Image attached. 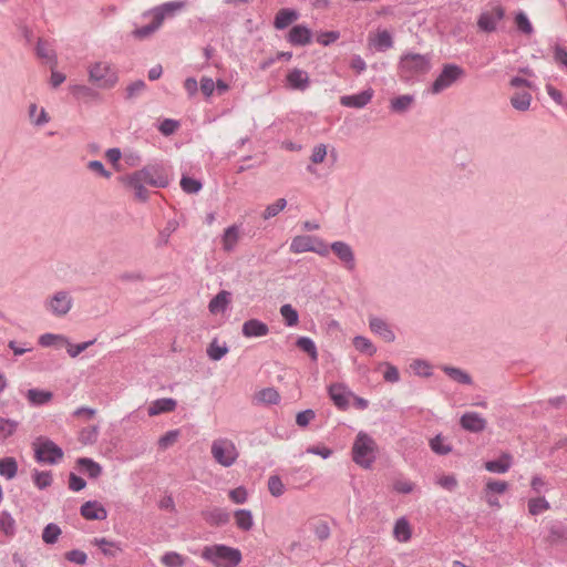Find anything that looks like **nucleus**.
I'll list each match as a JSON object with an SVG mask.
<instances>
[{
	"label": "nucleus",
	"instance_id": "nucleus-51",
	"mask_svg": "<svg viewBox=\"0 0 567 567\" xmlns=\"http://www.w3.org/2000/svg\"><path fill=\"white\" fill-rule=\"evenodd\" d=\"M287 205V202L285 198H279L277 199L274 204L267 206V208L265 209L264 214H262V217L265 219H269L271 217H275L276 215H278L281 210L285 209Z\"/></svg>",
	"mask_w": 567,
	"mask_h": 567
},
{
	"label": "nucleus",
	"instance_id": "nucleus-46",
	"mask_svg": "<svg viewBox=\"0 0 567 567\" xmlns=\"http://www.w3.org/2000/svg\"><path fill=\"white\" fill-rule=\"evenodd\" d=\"M268 489L269 493L275 497H279L285 493V485L278 475H271L269 477Z\"/></svg>",
	"mask_w": 567,
	"mask_h": 567
},
{
	"label": "nucleus",
	"instance_id": "nucleus-52",
	"mask_svg": "<svg viewBox=\"0 0 567 567\" xmlns=\"http://www.w3.org/2000/svg\"><path fill=\"white\" fill-rule=\"evenodd\" d=\"M99 427L97 425H92L86 429H83L80 433V441L84 444L95 443L97 440Z\"/></svg>",
	"mask_w": 567,
	"mask_h": 567
},
{
	"label": "nucleus",
	"instance_id": "nucleus-43",
	"mask_svg": "<svg viewBox=\"0 0 567 567\" xmlns=\"http://www.w3.org/2000/svg\"><path fill=\"white\" fill-rule=\"evenodd\" d=\"M280 315L282 316L285 322L289 327H293L299 321V315L297 310L289 303L281 306Z\"/></svg>",
	"mask_w": 567,
	"mask_h": 567
},
{
	"label": "nucleus",
	"instance_id": "nucleus-26",
	"mask_svg": "<svg viewBox=\"0 0 567 567\" xmlns=\"http://www.w3.org/2000/svg\"><path fill=\"white\" fill-rule=\"evenodd\" d=\"M311 32L305 25L293 27L288 34V41L293 45H305L310 42Z\"/></svg>",
	"mask_w": 567,
	"mask_h": 567
},
{
	"label": "nucleus",
	"instance_id": "nucleus-45",
	"mask_svg": "<svg viewBox=\"0 0 567 567\" xmlns=\"http://www.w3.org/2000/svg\"><path fill=\"white\" fill-rule=\"evenodd\" d=\"M161 560L166 567H182L185 564L184 557L175 551L166 553Z\"/></svg>",
	"mask_w": 567,
	"mask_h": 567
},
{
	"label": "nucleus",
	"instance_id": "nucleus-1",
	"mask_svg": "<svg viewBox=\"0 0 567 567\" xmlns=\"http://www.w3.org/2000/svg\"><path fill=\"white\" fill-rule=\"evenodd\" d=\"M123 184L134 190L135 197L138 200H146L148 192L145 185L152 187H165L168 185V177L163 168L157 165H147L140 171H136L122 178Z\"/></svg>",
	"mask_w": 567,
	"mask_h": 567
},
{
	"label": "nucleus",
	"instance_id": "nucleus-47",
	"mask_svg": "<svg viewBox=\"0 0 567 567\" xmlns=\"http://www.w3.org/2000/svg\"><path fill=\"white\" fill-rule=\"evenodd\" d=\"M444 371H445V372H446V373H447V374H449V375H450L454 381H456V382H458V383H462V384H470V383L472 382L471 377H470L466 372H464V371H462V370H460V369H457V368H450V367H445V368H444Z\"/></svg>",
	"mask_w": 567,
	"mask_h": 567
},
{
	"label": "nucleus",
	"instance_id": "nucleus-41",
	"mask_svg": "<svg viewBox=\"0 0 567 567\" xmlns=\"http://www.w3.org/2000/svg\"><path fill=\"white\" fill-rule=\"evenodd\" d=\"M256 399L260 403L277 404L280 400V395L274 388H266L256 394Z\"/></svg>",
	"mask_w": 567,
	"mask_h": 567
},
{
	"label": "nucleus",
	"instance_id": "nucleus-30",
	"mask_svg": "<svg viewBox=\"0 0 567 567\" xmlns=\"http://www.w3.org/2000/svg\"><path fill=\"white\" fill-rule=\"evenodd\" d=\"M52 398L53 393L51 391L30 389L27 392V399L32 405H43L50 402Z\"/></svg>",
	"mask_w": 567,
	"mask_h": 567
},
{
	"label": "nucleus",
	"instance_id": "nucleus-29",
	"mask_svg": "<svg viewBox=\"0 0 567 567\" xmlns=\"http://www.w3.org/2000/svg\"><path fill=\"white\" fill-rule=\"evenodd\" d=\"M18 474V462L12 456H4L0 458V476L12 480Z\"/></svg>",
	"mask_w": 567,
	"mask_h": 567
},
{
	"label": "nucleus",
	"instance_id": "nucleus-8",
	"mask_svg": "<svg viewBox=\"0 0 567 567\" xmlns=\"http://www.w3.org/2000/svg\"><path fill=\"white\" fill-rule=\"evenodd\" d=\"M34 446V458L39 463L58 464L64 456L63 450L49 439H39Z\"/></svg>",
	"mask_w": 567,
	"mask_h": 567
},
{
	"label": "nucleus",
	"instance_id": "nucleus-54",
	"mask_svg": "<svg viewBox=\"0 0 567 567\" xmlns=\"http://www.w3.org/2000/svg\"><path fill=\"white\" fill-rule=\"evenodd\" d=\"M412 96L401 95L391 101V107L395 112H403L412 104Z\"/></svg>",
	"mask_w": 567,
	"mask_h": 567
},
{
	"label": "nucleus",
	"instance_id": "nucleus-2",
	"mask_svg": "<svg viewBox=\"0 0 567 567\" xmlns=\"http://www.w3.org/2000/svg\"><path fill=\"white\" fill-rule=\"evenodd\" d=\"M202 557L215 567H236L241 561V553L226 545L205 546Z\"/></svg>",
	"mask_w": 567,
	"mask_h": 567
},
{
	"label": "nucleus",
	"instance_id": "nucleus-24",
	"mask_svg": "<svg viewBox=\"0 0 567 567\" xmlns=\"http://www.w3.org/2000/svg\"><path fill=\"white\" fill-rule=\"evenodd\" d=\"M231 300V293L226 290L218 292L208 305V309L213 315L223 313Z\"/></svg>",
	"mask_w": 567,
	"mask_h": 567
},
{
	"label": "nucleus",
	"instance_id": "nucleus-16",
	"mask_svg": "<svg viewBox=\"0 0 567 567\" xmlns=\"http://www.w3.org/2000/svg\"><path fill=\"white\" fill-rule=\"evenodd\" d=\"M80 513L89 520H104L107 517V511L97 501H87L82 504Z\"/></svg>",
	"mask_w": 567,
	"mask_h": 567
},
{
	"label": "nucleus",
	"instance_id": "nucleus-31",
	"mask_svg": "<svg viewBox=\"0 0 567 567\" xmlns=\"http://www.w3.org/2000/svg\"><path fill=\"white\" fill-rule=\"evenodd\" d=\"M234 517H235L236 526L239 529H241L244 532H248L252 528L254 518H252V514L249 509H237L234 513Z\"/></svg>",
	"mask_w": 567,
	"mask_h": 567
},
{
	"label": "nucleus",
	"instance_id": "nucleus-33",
	"mask_svg": "<svg viewBox=\"0 0 567 567\" xmlns=\"http://www.w3.org/2000/svg\"><path fill=\"white\" fill-rule=\"evenodd\" d=\"M297 19H298V13L296 11L290 10V9H281L276 14L274 24H275L276 29L281 30V29H285L286 27H288L290 23H292Z\"/></svg>",
	"mask_w": 567,
	"mask_h": 567
},
{
	"label": "nucleus",
	"instance_id": "nucleus-55",
	"mask_svg": "<svg viewBox=\"0 0 567 567\" xmlns=\"http://www.w3.org/2000/svg\"><path fill=\"white\" fill-rule=\"evenodd\" d=\"M181 187L184 192H186L188 194H195L200 190L202 184H200V182H198L194 178L184 176L181 179Z\"/></svg>",
	"mask_w": 567,
	"mask_h": 567
},
{
	"label": "nucleus",
	"instance_id": "nucleus-9",
	"mask_svg": "<svg viewBox=\"0 0 567 567\" xmlns=\"http://www.w3.org/2000/svg\"><path fill=\"white\" fill-rule=\"evenodd\" d=\"M290 251L293 254L312 251L320 256H327L329 254V248L324 241L318 237L301 235L292 238L290 244Z\"/></svg>",
	"mask_w": 567,
	"mask_h": 567
},
{
	"label": "nucleus",
	"instance_id": "nucleus-19",
	"mask_svg": "<svg viewBox=\"0 0 567 567\" xmlns=\"http://www.w3.org/2000/svg\"><path fill=\"white\" fill-rule=\"evenodd\" d=\"M373 96V90L368 89L359 94L344 95L340 97V103L347 107L361 109L365 106Z\"/></svg>",
	"mask_w": 567,
	"mask_h": 567
},
{
	"label": "nucleus",
	"instance_id": "nucleus-7",
	"mask_svg": "<svg viewBox=\"0 0 567 567\" xmlns=\"http://www.w3.org/2000/svg\"><path fill=\"white\" fill-rule=\"evenodd\" d=\"M509 85L515 89V92L511 96L512 106L520 112L527 111L532 103L529 90L534 89V85L529 81L518 76L513 78Z\"/></svg>",
	"mask_w": 567,
	"mask_h": 567
},
{
	"label": "nucleus",
	"instance_id": "nucleus-34",
	"mask_svg": "<svg viewBox=\"0 0 567 567\" xmlns=\"http://www.w3.org/2000/svg\"><path fill=\"white\" fill-rule=\"evenodd\" d=\"M511 467V456L503 454L502 457L485 463V468L492 473H506Z\"/></svg>",
	"mask_w": 567,
	"mask_h": 567
},
{
	"label": "nucleus",
	"instance_id": "nucleus-59",
	"mask_svg": "<svg viewBox=\"0 0 567 567\" xmlns=\"http://www.w3.org/2000/svg\"><path fill=\"white\" fill-rule=\"evenodd\" d=\"M353 346L354 349L359 352H374L375 349L373 348L372 343L369 339L364 337H355L353 339Z\"/></svg>",
	"mask_w": 567,
	"mask_h": 567
},
{
	"label": "nucleus",
	"instance_id": "nucleus-40",
	"mask_svg": "<svg viewBox=\"0 0 567 567\" xmlns=\"http://www.w3.org/2000/svg\"><path fill=\"white\" fill-rule=\"evenodd\" d=\"M0 530L7 536H13L16 533V520L7 511L0 513Z\"/></svg>",
	"mask_w": 567,
	"mask_h": 567
},
{
	"label": "nucleus",
	"instance_id": "nucleus-56",
	"mask_svg": "<svg viewBox=\"0 0 567 567\" xmlns=\"http://www.w3.org/2000/svg\"><path fill=\"white\" fill-rule=\"evenodd\" d=\"M411 368L414 371V373L420 377H430L432 374V367L426 361L423 360H415L411 364Z\"/></svg>",
	"mask_w": 567,
	"mask_h": 567
},
{
	"label": "nucleus",
	"instance_id": "nucleus-61",
	"mask_svg": "<svg viewBox=\"0 0 567 567\" xmlns=\"http://www.w3.org/2000/svg\"><path fill=\"white\" fill-rule=\"evenodd\" d=\"M515 22L517 28L526 34H530L533 32L532 23L524 13H518L515 18Z\"/></svg>",
	"mask_w": 567,
	"mask_h": 567
},
{
	"label": "nucleus",
	"instance_id": "nucleus-15",
	"mask_svg": "<svg viewBox=\"0 0 567 567\" xmlns=\"http://www.w3.org/2000/svg\"><path fill=\"white\" fill-rule=\"evenodd\" d=\"M286 82L291 90L305 91L310 85V78L306 71L295 68L287 73Z\"/></svg>",
	"mask_w": 567,
	"mask_h": 567
},
{
	"label": "nucleus",
	"instance_id": "nucleus-21",
	"mask_svg": "<svg viewBox=\"0 0 567 567\" xmlns=\"http://www.w3.org/2000/svg\"><path fill=\"white\" fill-rule=\"evenodd\" d=\"M331 249L348 269L354 268L353 251L348 244L343 241H336L331 245Z\"/></svg>",
	"mask_w": 567,
	"mask_h": 567
},
{
	"label": "nucleus",
	"instance_id": "nucleus-44",
	"mask_svg": "<svg viewBox=\"0 0 567 567\" xmlns=\"http://www.w3.org/2000/svg\"><path fill=\"white\" fill-rule=\"evenodd\" d=\"M162 24H157V20L153 18L151 24L135 29L132 34L137 40H143L155 32Z\"/></svg>",
	"mask_w": 567,
	"mask_h": 567
},
{
	"label": "nucleus",
	"instance_id": "nucleus-20",
	"mask_svg": "<svg viewBox=\"0 0 567 567\" xmlns=\"http://www.w3.org/2000/svg\"><path fill=\"white\" fill-rule=\"evenodd\" d=\"M185 7L183 1H173L162 4L152 11L153 18L157 20V24H162L166 17H172L175 12Z\"/></svg>",
	"mask_w": 567,
	"mask_h": 567
},
{
	"label": "nucleus",
	"instance_id": "nucleus-62",
	"mask_svg": "<svg viewBox=\"0 0 567 567\" xmlns=\"http://www.w3.org/2000/svg\"><path fill=\"white\" fill-rule=\"evenodd\" d=\"M297 347L300 351L309 354H316V346L310 338L301 337L297 340Z\"/></svg>",
	"mask_w": 567,
	"mask_h": 567
},
{
	"label": "nucleus",
	"instance_id": "nucleus-42",
	"mask_svg": "<svg viewBox=\"0 0 567 567\" xmlns=\"http://www.w3.org/2000/svg\"><path fill=\"white\" fill-rule=\"evenodd\" d=\"M61 535V528L54 524H48L42 532V539L45 544H55L58 542L59 536Z\"/></svg>",
	"mask_w": 567,
	"mask_h": 567
},
{
	"label": "nucleus",
	"instance_id": "nucleus-38",
	"mask_svg": "<svg viewBox=\"0 0 567 567\" xmlns=\"http://www.w3.org/2000/svg\"><path fill=\"white\" fill-rule=\"evenodd\" d=\"M18 425L19 422L14 420L0 417V442H4L7 439L12 436L16 433Z\"/></svg>",
	"mask_w": 567,
	"mask_h": 567
},
{
	"label": "nucleus",
	"instance_id": "nucleus-25",
	"mask_svg": "<svg viewBox=\"0 0 567 567\" xmlns=\"http://www.w3.org/2000/svg\"><path fill=\"white\" fill-rule=\"evenodd\" d=\"M240 239V228L237 225L229 226L224 230L221 237L223 249L225 251H233Z\"/></svg>",
	"mask_w": 567,
	"mask_h": 567
},
{
	"label": "nucleus",
	"instance_id": "nucleus-4",
	"mask_svg": "<svg viewBox=\"0 0 567 567\" xmlns=\"http://www.w3.org/2000/svg\"><path fill=\"white\" fill-rule=\"evenodd\" d=\"M377 443L367 433L360 432L352 446V460L363 468H370L377 458Z\"/></svg>",
	"mask_w": 567,
	"mask_h": 567
},
{
	"label": "nucleus",
	"instance_id": "nucleus-17",
	"mask_svg": "<svg viewBox=\"0 0 567 567\" xmlns=\"http://www.w3.org/2000/svg\"><path fill=\"white\" fill-rule=\"evenodd\" d=\"M460 424L468 432L480 433L485 430L486 420L477 412H466L461 416Z\"/></svg>",
	"mask_w": 567,
	"mask_h": 567
},
{
	"label": "nucleus",
	"instance_id": "nucleus-23",
	"mask_svg": "<svg viewBox=\"0 0 567 567\" xmlns=\"http://www.w3.org/2000/svg\"><path fill=\"white\" fill-rule=\"evenodd\" d=\"M268 326L258 319L247 320L243 324V334L247 338L265 337L268 334Z\"/></svg>",
	"mask_w": 567,
	"mask_h": 567
},
{
	"label": "nucleus",
	"instance_id": "nucleus-14",
	"mask_svg": "<svg viewBox=\"0 0 567 567\" xmlns=\"http://www.w3.org/2000/svg\"><path fill=\"white\" fill-rule=\"evenodd\" d=\"M72 307V298L69 293L59 291L48 302L49 310L55 316L66 315Z\"/></svg>",
	"mask_w": 567,
	"mask_h": 567
},
{
	"label": "nucleus",
	"instance_id": "nucleus-48",
	"mask_svg": "<svg viewBox=\"0 0 567 567\" xmlns=\"http://www.w3.org/2000/svg\"><path fill=\"white\" fill-rule=\"evenodd\" d=\"M549 508V503L544 497L532 498L528 502V511L532 515H538Z\"/></svg>",
	"mask_w": 567,
	"mask_h": 567
},
{
	"label": "nucleus",
	"instance_id": "nucleus-64",
	"mask_svg": "<svg viewBox=\"0 0 567 567\" xmlns=\"http://www.w3.org/2000/svg\"><path fill=\"white\" fill-rule=\"evenodd\" d=\"M86 486V482L74 473L69 475V488L73 492H80Z\"/></svg>",
	"mask_w": 567,
	"mask_h": 567
},
{
	"label": "nucleus",
	"instance_id": "nucleus-63",
	"mask_svg": "<svg viewBox=\"0 0 567 567\" xmlns=\"http://www.w3.org/2000/svg\"><path fill=\"white\" fill-rule=\"evenodd\" d=\"M340 37L338 31H328L318 34L317 42L322 45H329L330 43L336 42Z\"/></svg>",
	"mask_w": 567,
	"mask_h": 567
},
{
	"label": "nucleus",
	"instance_id": "nucleus-11",
	"mask_svg": "<svg viewBox=\"0 0 567 567\" xmlns=\"http://www.w3.org/2000/svg\"><path fill=\"white\" fill-rule=\"evenodd\" d=\"M462 74L463 70L460 66L453 64L445 65L434 81L432 92L436 94L450 87Z\"/></svg>",
	"mask_w": 567,
	"mask_h": 567
},
{
	"label": "nucleus",
	"instance_id": "nucleus-57",
	"mask_svg": "<svg viewBox=\"0 0 567 567\" xmlns=\"http://www.w3.org/2000/svg\"><path fill=\"white\" fill-rule=\"evenodd\" d=\"M228 496L235 504H244L247 502L248 493L244 486H239L230 489Z\"/></svg>",
	"mask_w": 567,
	"mask_h": 567
},
{
	"label": "nucleus",
	"instance_id": "nucleus-50",
	"mask_svg": "<svg viewBox=\"0 0 567 567\" xmlns=\"http://www.w3.org/2000/svg\"><path fill=\"white\" fill-rule=\"evenodd\" d=\"M430 446L439 455H446L452 451L451 446L444 443V439L441 435L433 437Z\"/></svg>",
	"mask_w": 567,
	"mask_h": 567
},
{
	"label": "nucleus",
	"instance_id": "nucleus-10",
	"mask_svg": "<svg viewBox=\"0 0 567 567\" xmlns=\"http://www.w3.org/2000/svg\"><path fill=\"white\" fill-rule=\"evenodd\" d=\"M212 455L218 464L229 467L236 462L239 454L230 440L218 439L212 444Z\"/></svg>",
	"mask_w": 567,
	"mask_h": 567
},
{
	"label": "nucleus",
	"instance_id": "nucleus-22",
	"mask_svg": "<svg viewBox=\"0 0 567 567\" xmlns=\"http://www.w3.org/2000/svg\"><path fill=\"white\" fill-rule=\"evenodd\" d=\"M329 395L336 406L346 410L349 406L348 395H353V393L347 392L344 385L336 383L329 386Z\"/></svg>",
	"mask_w": 567,
	"mask_h": 567
},
{
	"label": "nucleus",
	"instance_id": "nucleus-6",
	"mask_svg": "<svg viewBox=\"0 0 567 567\" xmlns=\"http://www.w3.org/2000/svg\"><path fill=\"white\" fill-rule=\"evenodd\" d=\"M430 69V60L426 55L408 53L399 63V74L402 79H411L416 74L425 73Z\"/></svg>",
	"mask_w": 567,
	"mask_h": 567
},
{
	"label": "nucleus",
	"instance_id": "nucleus-3",
	"mask_svg": "<svg viewBox=\"0 0 567 567\" xmlns=\"http://www.w3.org/2000/svg\"><path fill=\"white\" fill-rule=\"evenodd\" d=\"M89 82L102 90H110L118 82L116 69L106 61H96L87 66Z\"/></svg>",
	"mask_w": 567,
	"mask_h": 567
},
{
	"label": "nucleus",
	"instance_id": "nucleus-5",
	"mask_svg": "<svg viewBox=\"0 0 567 567\" xmlns=\"http://www.w3.org/2000/svg\"><path fill=\"white\" fill-rule=\"evenodd\" d=\"M39 342L43 347H53L56 351L65 350L68 354H80L81 352L87 350V348L92 346L95 340L72 343L61 334L47 333L40 337Z\"/></svg>",
	"mask_w": 567,
	"mask_h": 567
},
{
	"label": "nucleus",
	"instance_id": "nucleus-60",
	"mask_svg": "<svg viewBox=\"0 0 567 567\" xmlns=\"http://www.w3.org/2000/svg\"><path fill=\"white\" fill-rule=\"evenodd\" d=\"M316 417V413L313 410L311 409H307L305 411H301L297 414L296 416V423L301 426V427H305L307 426L313 419Z\"/></svg>",
	"mask_w": 567,
	"mask_h": 567
},
{
	"label": "nucleus",
	"instance_id": "nucleus-13",
	"mask_svg": "<svg viewBox=\"0 0 567 567\" xmlns=\"http://www.w3.org/2000/svg\"><path fill=\"white\" fill-rule=\"evenodd\" d=\"M368 47L379 52H384L393 47V37L386 29L372 31L368 35Z\"/></svg>",
	"mask_w": 567,
	"mask_h": 567
},
{
	"label": "nucleus",
	"instance_id": "nucleus-35",
	"mask_svg": "<svg viewBox=\"0 0 567 567\" xmlns=\"http://www.w3.org/2000/svg\"><path fill=\"white\" fill-rule=\"evenodd\" d=\"M29 118L32 124L42 126L50 121V116L43 107H38L37 104L32 103L29 106Z\"/></svg>",
	"mask_w": 567,
	"mask_h": 567
},
{
	"label": "nucleus",
	"instance_id": "nucleus-28",
	"mask_svg": "<svg viewBox=\"0 0 567 567\" xmlns=\"http://www.w3.org/2000/svg\"><path fill=\"white\" fill-rule=\"evenodd\" d=\"M176 408V401L171 398L158 399L148 408V415H158L161 413L172 412Z\"/></svg>",
	"mask_w": 567,
	"mask_h": 567
},
{
	"label": "nucleus",
	"instance_id": "nucleus-53",
	"mask_svg": "<svg viewBox=\"0 0 567 567\" xmlns=\"http://www.w3.org/2000/svg\"><path fill=\"white\" fill-rule=\"evenodd\" d=\"M178 436H179L178 430H172V431L166 432L163 436L159 437L158 447L162 450H165V449L172 446L173 444L176 443Z\"/></svg>",
	"mask_w": 567,
	"mask_h": 567
},
{
	"label": "nucleus",
	"instance_id": "nucleus-39",
	"mask_svg": "<svg viewBox=\"0 0 567 567\" xmlns=\"http://www.w3.org/2000/svg\"><path fill=\"white\" fill-rule=\"evenodd\" d=\"M394 536L400 542H408L411 538L410 524L405 518H400L394 525Z\"/></svg>",
	"mask_w": 567,
	"mask_h": 567
},
{
	"label": "nucleus",
	"instance_id": "nucleus-37",
	"mask_svg": "<svg viewBox=\"0 0 567 567\" xmlns=\"http://www.w3.org/2000/svg\"><path fill=\"white\" fill-rule=\"evenodd\" d=\"M32 480H33L34 485L39 489H45V488L50 487L53 483L52 473L50 471L40 472L38 470H34L32 473Z\"/></svg>",
	"mask_w": 567,
	"mask_h": 567
},
{
	"label": "nucleus",
	"instance_id": "nucleus-12",
	"mask_svg": "<svg viewBox=\"0 0 567 567\" xmlns=\"http://www.w3.org/2000/svg\"><path fill=\"white\" fill-rule=\"evenodd\" d=\"M504 8L502 6H495L480 14L477 27L481 31L493 32L496 30L498 22L504 18Z\"/></svg>",
	"mask_w": 567,
	"mask_h": 567
},
{
	"label": "nucleus",
	"instance_id": "nucleus-58",
	"mask_svg": "<svg viewBox=\"0 0 567 567\" xmlns=\"http://www.w3.org/2000/svg\"><path fill=\"white\" fill-rule=\"evenodd\" d=\"M64 557L66 560L78 565H84L87 560L86 554L80 549H72L66 551Z\"/></svg>",
	"mask_w": 567,
	"mask_h": 567
},
{
	"label": "nucleus",
	"instance_id": "nucleus-49",
	"mask_svg": "<svg viewBox=\"0 0 567 567\" xmlns=\"http://www.w3.org/2000/svg\"><path fill=\"white\" fill-rule=\"evenodd\" d=\"M37 54L41 59H45L49 62L55 63V56L50 44L43 40H39L37 44Z\"/></svg>",
	"mask_w": 567,
	"mask_h": 567
},
{
	"label": "nucleus",
	"instance_id": "nucleus-27",
	"mask_svg": "<svg viewBox=\"0 0 567 567\" xmlns=\"http://www.w3.org/2000/svg\"><path fill=\"white\" fill-rule=\"evenodd\" d=\"M76 466L90 478H97L102 474V466L97 462L89 457L78 458Z\"/></svg>",
	"mask_w": 567,
	"mask_h": 567
},
{
	"label": "nucleus",
	"instance_id": "nucleus-36",
	"mask_svg": "<svg viewBox=\"0 0 567 567\" xmlns=\"http://www.w3.org/2000/svg\"><path fill=\"white\" fill-rule=\"evenodd\" d=\"M94 544L99 546L102 553L109 557H115L122 549L115 542L107 540L106 538H95Z\"/></svg>",
	"mask_w": 567,
	"mask_h": 567
},
{
	"label": "nucleus",
	"instance_id": "nucleus-18",
	"mask_svg": "<svg viewBox=\"0 0 567 567\" xmlns=\"http://www.w3.org/2000/svg\"><path fill=\"white\" fill-rule=\"evenodd\" d=\"M203 519L210 526H221L229 522V513L220 507L202 511Z\"/></svg>",
	"mask_w": 567,
	"mask_h": 567
},
{
	"label": "nucleus",
	"instance_id": "nucleus-32",
	"mask_svg": "<svg viewBox=\"0 0 567 567\" xmlns=\"http://www.w3.org/2000/svg\"><path fill=\"white\" fill-rule=\"evenodd\" d=\"M370 328L374 333L379 334L386 342H390L394 339V334L388 324L379 318L370 319Z\"/></svg>",
	"mask_w": 567,
	"mask_h": 567
}]
</instances>
